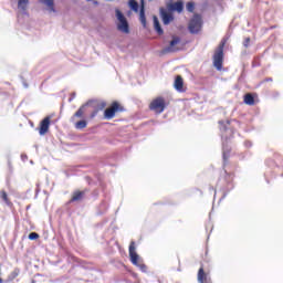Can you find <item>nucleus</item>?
I'll return each instance as SVG.
<instances>
[{
	"label": "nucleus",
	"mask_w": 283,
	"mask_h": 283,
	"mask_svg": "<svg viewBox=\"0 0 283 283\" xmlns=\"http://www.w3.org/2000/svg\"><path fill=\"white\" fill-rule=\"evenodd\" d=\"M168 106L169 102H167L164 96H156L150 101V104H148V109L154 112L156 115H160L166 111Z\"/></svg>",
	"instance_id": "obj_1"
},
{
	"label": "nucleus",
	"mask_w": 283,
	"mask_h": 283,
	"mask_svg": "<svg viewBox=\"0 0 283 283\" xmlns=\"http://www.w3.org/2000/svg\"><path fill=\"white\" fill-rule=\"evenodd\" d=\"M226 43V40L220 41L217 46V51H214V55L212 56V64L218 71H221L223 67Z\"/></svg>",
	"instance_id": "obj_2"
},
{
	"label": "nucleus",
	"mask_w": 283,
	"mask_h": 283,
	"mask_svg": "<svg viewBox=\"0 0 283 283\" xmlns=\"http://www.w3.org/2000/svg\"><path fill=\"white\" fill-rule=\"evenodd\" d=\"M125 112V107L118 101H113L111 105L104 111V118L111 120L116 117V114Z\"/></svg>",
	"instance_id": "obj_3"
},
{
	"label": "nucleus",
	"mask_w": 283,
	"mask_h": 283,
	"mask_svg": "<svg viewBox=\"0 0 283 283\" xmlns=\"http://www.w3.org/2000/svg\"><path fill=\"white\" fill-rule=\"evenodd\" d=\"M115 14L117 17V30L124 34H129V24L125 15L118 10H115Z\"/></svg>",
	"instance_id": "obj_4"
},
{
	"label": "nucleus",
	"mask_w": 283,
	"mask_h": 283,
	"mask_svg": "<svg viewBox=\"0 0 283 283\" xmlns=\"http://www.w3.org/2000/svg\"><path fill=\"white\" fill-rule=\"evenodd\" d=\"M202 29V19L200 15L195 14L189 24H188V30L191 34H198Z\"/></svg>",
	"instance_id": "obj_5"
},
{
	"label": "nucleus",
	"mask_w": 283,
	"mask_h": 283,
	"mask_svg": "<svg viewBox=\"0 0 283 283\" xmlns=\"http://www.w3.org/2000/svg\"><path fill=\"white\" fill-rule=\"evenodd\" d=\"M159 12H160V17L164 25H169L170 22H174L175 18L172 13L168 12L165 8H160Z\"/></svg>",
	"instance_id": "obj_6"
},
{
	"label": "nucleus",
	"mask_w": 283,
	"mask_h": 283,
	"mask_svg": "<svg viewBox=\"0 0 283 283\" xmlns=\"http://www.w3.org/2000/svg\"><path fill=\"white\" fill-rule=\"evenodd\" d=\"M51 122L52 117H44V119L40 123L39 134L41 136H44L45 134H48V132H50Z\"/></svg>",
	"instance_id": "obj_7"
},
{
	"label": "nucleus",
	"mask_w": 283,
	"mask_h": 283,
	"mask_svg": "<svg viewBox=\"0 0 283 283\" xmlns=\"http://www.w3.org/2000/svg\"><path fill=\"white\" fill-rule=\"evenodd\" d=\"M129 256H130V261L134 265H138V260H139V256L136 252V243L135 241H132L130 242V245H129Z\"/></svg>",
	"instance_id": "obj_8"
},
{
	"label": "nucleus",
	"mask_w": 283,
	"mask_h": 283,
	"mask_svg": "<svg viewBox=\"0 0 283 283\" xmlns=\"http://www.w3.org/2000/svg\"><path fill=\"white\" fill-rule=\"evenodd\" d=\"M178 44H180V36L174 35L172 40L169 42V46L165 49L166 52H177L178 50Z\"/></svg>",
	"instance_id": "obj_9"
},
{
	"label": "nucleus",
	"mask_w": 283,
	"mask_h": 283,
	"mask_svg": "<svg viewBox=\"0 0 283 283\" xmlns=\"http://www.w3.org/2000/svg\"><path fill=\"white\" fill-rule=\"evenodd\" d=\"M174 87L177 92L185 93V81L182 80V76H176Z\"/></svg>",
	"instance_id": "obj_10"
},
{
	"label": "nucleus",
	"mask_w": 283,
	"mask_h": 283,
	"mask_svg": "<svg viewBox=\"0 0 283 283\" xmlns=\"http://www.w3.org/2000/svg\"><path fill=\"white\" fill-rule=\"evenodd\" d=\"M86 192H88V190H86V189L82 190V191H80V190L75 191L72 196V199L70 200V203L82 201L84 199Z\"/></svg>",
	"instance_id": "obj_11"
},
{
	"label": "nucleus",
	"mask_w": 283,
	"mask_h": 283,
	"mask_svg": "<svg viewBox=\"0 0 283 283\" xmlns=\"http://www.w3.org/2000/svg\"><path fill=\"white\" fill-rule=\"evenodd\" d=\"M153 24H154V30L156 31V33L158 35H164V29L161 28L159 19L156 15L153 17Z\"/></svg>",
	"instance_id": "obj_12"
},
{
	"label": "nucleus",
	"mask_w": 283,
	"mask_h": 283,
	"mask_svg": "<svg viewBox=\"0 0 283 283\" xmlns=\"http://www.w3.org/2000/svg\"><path fill=\"white\" fill-rule=\"evenodd\" d=\"M243 102L248 106H253L255 104L254 97L251 93H247L243 97Z\"/></svg>",
	"instance_id": "obj_13"
},
{
	"label": "nucleus",
	"mask_w": 283,
	"mask_h": 283,
	"mask_svg": "<svg viewBox=\"0 0 283 283\" xmlns=\"http://www.w3.org/2000/svg\"><path fill=\"white\" fill-rule=\"evenodd\" d=\"M207 280H208V276L205 273L203 266H201L199 272H198V281H199V283H207Z\"/></svg>",
	"instance_id": "obj_14"
},
{
	"label": "nucleus",
	"mask_w": 283,
	"mask_h": 283,
	"mask_svg": "<svg viewBox=\"0 0 283 283\" xmlns=\"http://www.w3.org/2000/svg\"><path fill=\"white\" fill-rule=\"evenodd\" d=\"M170 9L174 11L182 12V9H185V4L182 1H177L176 3L170 4Z\"/></svg>",
	"instance_id": "obj_15"
},
{
	"label": "nucleus",
	"mask_w": 283,
	"mask_h": 283,
	"mask_svg": "<svg viewBox=\"0 0 283 283\" xmlns=\"http://www.w3.org/2000/svg\"><path fill=\"white\" fill-rule=\"evenodd\" d=\"M139 21L144 25V28L147 27V19H146V15H145V7H144V4H143L142 9H140Z\"/></svg>",
	"instance_id": "obj_16"
},
{
	"label": "nucleus",
	"mask_w": 283,
	"mask_h": 283,
	"mask_svg": "<svg viewBox=\"0 0 283 283\" xmlns=\"http://www.w3.org/2000/svg\"><path fill=\"white\" fill-rule=\"evenodd\" d=\"M84 114H85V106H80V108H77L76 113L73 115L72 119L74 120L76 117L82 118Z\"/></svg>",
	"instance_id": "obj_17"
},
{
	"label": "nucleus",
	"mask_w": 283,
	"mask_h": 283,
	"mask_svg": "<svg viewBox=\"0 0 283 283\" xmlns=\"http://www.w3.org/2000/svg\"><path fill=\"white\" fill-rule=\"evenodd\" d=\"M29 6V0H18V8L22 11H27Z\"/></svg>",
	"instance_id": "obj_18"
},
{
	"label": "nucleus",
	"mask_w": 283,
	"mask_h": 283,
	"mask_svg": "<svg viewBox=\"0 0 283 283\" xmlns=\"http://www.w3.org/2000/svg\"><path fill=\"white\" fill-rule=\"evenodd\" d=\"M20 273H21L20 269L18 268L13 269V272H11V274L9 275V280L10 281L15 280L20 275Z\"/></svg>",
	"instance_id": "obj_19"
},
{
	"label": "nucleus",
	"mask_w": 283,
	"mask_h": 283,
	"mask_svg": "<svg viewBox=\"0 0 283 283\" xmlns=\"http://www.w3.org/2000/svg\"><path fill=\"white\" fill-rule=\"evenodd\" d=\"M75 127H76L77 129H84V128H86V127H87V122H86V119H80V122H77V123L75 124Z\"/></svg>",
	"instance_id": "obj_20"
},
{
	"label": "nucleus",
	"mask_w": 283,
	"mask_h": 283,
	"mask_svg": "<svg viewBox=\"0 0 283 283\" xmlns=\"http://www.w3.org/2000/svg\"><path fill=\"white\" fill-rule=\"evenodd\" d=\"M0 198H1L8 206L11 205V201H10V199L8 198V195H7L6 191H0Z\"/></svg>",
	"instance_id": "obj_21"
},
{
	"label": "nucleus",
	"mask_w": 283,
	"mask_h": 283,
	"mask_svg": "<svg viewBox=\"0 0 283 283\" xmlns=\"http://www.w3.org/2000/svg\"><path fill=\"white\" fill-rule=\"evenodd\" d=\"M41 2L46 4L49 7L50 11H55L53 0H42Z\"/></svg>",
	"instance_id": "obj_22"
},
{
	"label": "nucleus",
	"mask_w": 283,
	"mask_h": 283,
	"mask_svg": "<svg viewBox=\"0 0 283 283\" xmlns=\"http://www.w3.org/2000/svg\"><path fill=\"white\" fill-rule=\"evenodd\" d=\"M28 238L30 241H35V240L40 239V234L38 232H31V233H29Z\"/></svg>",
	"instance_id": "obj_23"
},
{
	"label": "nucleus",
	"mask_w": 283,
	"mask_h": 283,
	"mask_svg": "<svg viewBox=\"0 0 283 283\" xmlns=\"http://www.w3.org/2000/svg\"><path fill=\"white\" fill-rule=\"evenodd\" d=\"M129 6L134 11H138V3L135 0H129Z\"/></svg>",
	"instance_id": "obj_24"
},
{
	"label": "nucleus",
	"mask_w": 283,
	"mask_h": 283,
	"mask_svg": "<svg viewBox=\"0 0 283 283\" xmlns=\"http://www.w3.org/2000/svg\"><path fill=\"white\" fill-rule=\"evenodd\" d=\"M186 8H187V10H188L189 12H193V10H195V3H193L192 1H190V2H188V3L186 4Z\"/></svg>",
	"instance_id": "obj_25"
},
{
	"label": "nucleus",
	"mask_w": 283,
	"mask_h": 283,
	"mask_svg": "<svg viewBox=\"0 0 283 283\" xmlns=\"http://www.w3.org/2000/svg\"><path fill=\"white\" fill-rule=\"evenodd\" d=\"M250 44H251V38L248 36L244 39L243 45H244V48H249Z\"/></svg>",
	"instance_id": "obj_26"
},
{
	"label": "nucleus",
	"mask_w": 283,
	"mask_h": 283,
	"mask_svg": "<svg viewBox=\"0 0 283 283\" xmlns=\"http://www.w3.org/2000/svg\"><path fill=\"white\" fill-rule=\"evenodd\" d=\"M102 107H106V103H102Z\"/></svg>",
	"instance_id": "obj_27"
},
{
	"label": "nucleus",
	"mask_w": 283,
	"mask_h": 283,
	"mask_svg": "<svg viewBox=\"0 0 283 283\" xmlns=\"http://www.w3.org/2000/svg\"><path fill=\"white\" fill-rule=\"evenodd\" d=\"M266 81H271V82H272V81H273V78H272V77H270V78H266Z\"/></svg>",
	"instance_id": "obj_28"
},
{
	"label": "nucleus",
	"mask_w": 283,
	"mask_h": 283,
	"mask_svg": "<svg viewBox=\"0 0 283 283\" xmlns=\"http://www.w3.org/2000/svg\"><path fill=\"white\" fill-rule=\"evenodd\" d=\"M3 282V280L0 277V283H2Z\"/></svg>",
	"instance_id": "obj_29"
},
{
	"label": "nucleus",
	"mask_w": 283,
	"mask_h": 283,
	"mask_svg": "<svg viewBox=\"0 0 283 283\" xmlns=\"http://www.w3.org/2000/svg\"><path fill=\"white\" fill-rule=\"evenodd\" d=\"M36 281L35 280H32V283H35Z\"/></svg>",
	"instance_id": "obj_30"
}]
</instances>
